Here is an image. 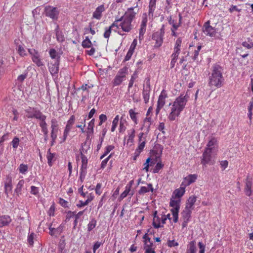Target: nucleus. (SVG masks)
<instances>
[{
    "mask_svg": "<svg viewBox=\"0 0 253 253\" xmlns=\"http://www.w3.org/2000/svg\"><path fill=\"white\" fill-rule=\"evenodd\" d=\"M188 98L189 96L187 94L185 95L182 94L175 99L172 104L171 111L168 116L169 120L174 121L179 116L180 113L185 108Z\"/></svg>",
    "mask_w": 253,
    "mask_h": 253,
    "instance_id": "nucleus-1",
    "label": "nucleus"
},
{
    "mask_svg": "<svg viewBox=\"0 0 253 253\" xmlns=\"http://www.w3.org/2000/svg\"><path fill=\"white\" fill-rule=\"evenodd\" d=\"M137 6V4L135 7L127 8L125 14L121 17L123 18L120 23V28L123 31L128 33L133 28L132 22L138 12V11L137 12L134 11V9Z\"/></svg>",
    "mask_w": 253,
    "mask_h": 253,
    "instance_id": "nucleus-2",
    "label": "nucleus"
},
{
    "mask_svg": "<svg viewBox=\"0 0 253 253\" xmlns=\"http://www.w3.org/2000/svg\"><path fill=\"white\" fill-rule=\"evenodd\" d=\"M223 69L219 65L212 66L211 74L209 77V84L210 86L220 87L223 84L224 78L222 75Z\"/></svg>",
    "mask_w": 253,
    "mask_h": 253,
    "instance_id": "nucleus-3",
    "label": "nucleus"
},
{
    "mask_svg": "<svg viewBox=\"0 0 253 253\" xmlns=\"http://www.w3.org/2000/svg\"><path fill=\"white\" fill-rule=\"evenodd\" d=\"M180 200H174L172 198L170 199L169 202L170 207L172 208L170 210V211L173 217V221L176 223L178 221V212L180 209Z\"/></svg>",
    "mask_w": 253,
    "mask_h": 253,
    "instance_id": "nucleus-4",
    "label": "nucleus"
},
{
    "mask_svg": "<svg viewBox=\"0 0 253 253\" xmlns=\"http://www.w3.org/2000/svg\"><path fill=\"white\" fill-rule=\"evenodd\" d=\"M127 71L128 68L126 67H123L118 71L113 82L114 86H118L122 84L126 79Z\"/></svg>",
    "mask_w": 253,
    "mask_h": 253,
    "instance_id": "nucleus-5",
    "label": "nucleus"
},
{
    "mask_svg": "<svg viewBox=\"0 0 253 253\" xmlns=\"http://www.w3.org/2000/svg\"><path fill=\"white\" fill-rule=\"evenodd\" d=\"M165 34V28L163 25L159 31L154 33L152 35V39L155 41L156 42L154 46L155 47H159L161 46L163 42V37Z\"/></svg>",
    "mask_w": 253,
    "mask_h": 253,
    "instance_id": "nucleus-6",
    "label": "nucleus"
},
{
    "mask_svg": "<svg viewBox=\"0 0 253 253\" xmlns=\"http://www.w3.org/2000/svg\"><path fill=\"white\" fill-rule=\"evenodd\" d=\"M44 13L46 16L50 17L53 20H57L59 11L57 7L47 5L44 8Z\"/></svg>",
    "mask_w": 253,
    "mask_h": 253,
    "instance_id": "nucleus-7",
    "label": "nucleus"
},
{
    "mask_svg": "<svg viewBox=\"0 0 253 253\" xmlns=\"http://www.w3.org/2000/svg\"><path fill=\"white\" fill-rule=\"evenodd\" d=\"M25 116L29 119H38L42 113L35 108L28 107L25 110Z\"/></svg>",
    "mask_w": 253,
    "mask_h": 253,
    "instance_id": "nucleus-8",
    "label": "nucleus"
},
{
    "mask_svg": "<svg viewBox=\"0 0 253 253\" xmlns=\"http://www.w3.org/2000/svg\"><path fill=\"white\" fill-rule=\"evenodd\" d=\"M211 148H206L203 154V159L201 162V164L203 165H206V164L212 165L214 164L213 161L211 160Z\"/></svg>",
    "mask_w": 253,
    "mask_h": 253,
    "instance_id": "nucleus-9",
    "label": "nucleus"
},
{
    "mask_svg": "<svg viewBox=\"0 0 253 253\" xmlns=\"http://www.w3.org/2000/svg\"><path fill=\"white\" fill-rule=\"evenodd\" d=\"M210 21H208L204 24L203 28V32L207 36L213 37L215 35V30L210 25Z\"/></svg>",
    "mask_w": 253,
    "mask_h": 253,
    "instance_id": "nucleus-10",
    "label": "nucleus"
},
{
    "mask_svg": "<svg viewBox=\"0 0 253 253\" xmlns=\"http://www.w3.org/2000/svg\"><path fill=\"white\" fill-rule=\"evenodd\" d=\"M197 178L196 174H189L187 176L184 178V180L182 182L181 186L184 187L190 185L191 183L194 182Z\"/></svg>",
    "mask_w": 253,
    "mask_h": 253,
    "instance_id": "nucleus-11",
    "label": "nucleus"
},
{
    "mask_svg": "<svg viewBox=\"0 0 253 253\" xmlns=\"http://www.w3.org/2000/svg\"><path fill=\"white\" fill-rule=\"evenodd\" d=\"M143 239H145L144 241V250H145V253H149V249L150 248H152L153 246V243L151 241V239L147 237V234H145L143 236Z\"/></svg>",
    "mask_w": 253,
    "mask_h": 253,
    "instance_id": "nucleus-12",
    "label": "nucleus"
},
{
    "mask_svg": "<svg viewBox=\"0 0 253 253\" xmlns=\"http://www.w3.org/2000/svg\"><path fill=\"white\" fill-rule=\"evenodd\" d=\"M252 186V181L251 178L248 176L246 179V186L245 188V192L246 195L250 196L252 191L251 190Z\"/></svg>",
    "mask_w": 253,
    "mask_h": 253,
    "instance_id": "nucleus-13",
    "label": "nucleus"
},
{
    "mask_svg": "<svg viewBox=\"0 0 253 253\" xmlns=\"http://www.w3.org/2000/svg\"><path fill=\"white\" fill-rule=\"evenodd\" d=\"M63 228L64 226L62 225H60L56 228H52L50 226L49 228V234L51 236H58L63 232Z\"/></svg>",
    "mask_w": 253,
    "mask_h": 253,
    "instance_id": "nucleus-14",
    "label": "nucleus"
},
{
    "mask_svg": "<svg viewBox=\"0 0 253 253\" xmlns=\"http://www.w3.org/2000/svg\"><path fill=\"white\" fill-rule=\"evenodd\" d=\"M168 97L166 91L163 89L159 96L157 105L160 107H164L165 104V99Z\"/></svg>",
    "mask_w": 253,
    "mask_h": 253,
    "instance_id": "nucleus-15",
    "label": "nucleus"
},
{
    "mask_svg": "<svg viewBox=\"0 0 253 253\" xmlns=\"http://www.w3.org/2000/svg\"><path fill=\"white\" fill-rule=\"evenodd\" d=\"M11 221L9 215H4L0 216V223L1 227L8 225Z\"/></svg>",
    "mask_w": 253,
    "mask_h": 253,
    "instance_id": "nucleus-16",
    "label": "nucleus"
},
{
    "mask_svg": "<svg viewBox=\"0 0 253 253\" xmlns=\"http://www.w3.org/2000/svg\"><path fill=\"white\" fill-rule=\"evenodd\" d=\"M105 10L103 5L97 7L93 13V17L97 19H100L101 17L102 12Z\"/></svg>",
    "mask_w": 253,
    "mask_h": 253,
    "instance_id": "nucleus-17",
    "label": "nucleus"
},
{
    "mask_svg": "<svg viewBox=\"0 0 253 253\" xmlns=\"http://www.w3.org/2000/svg\"><path fill=\"white\" fill-rule=\"evenodd\" d=\"M185 187L183 186V187H180V188L179 189H176L175 190L173 193V195H174V197L172 196V198H180L181 197L185 192Z\"/></svg>",
    "mask_w": 253,
    "mask_h": 253,
    "instance_id": "nucleus-18",
    "label": "nucleus"
},
{
    "mask_svg": "<svg viewBox=\"0 0 253 253\" xmlns=\"http://www.w3.org/2000/svg\"><path fill=\"white\" fill-rule=\"evenodd\" d=\"M148 187L142 186L140 188L138 191V193L140 195H143L146 193L149 192L150 191L153 192L154 191V188L151 183L147 184Z\"/></svg>",
    "mask_w": 253,
    "mask_h": 253,
    "instance_id": "nucleus-19",
    "label": "nucleus"
},
{
    "mask_svg": "<svg viewBox=\"0 0 253 253\" xmlns=\"http://www.w3.org/2000/svg\"><path fill=\"white\" fill-rule=\"evenodd\" d=\"M196 198L197 197L194 196L190 197L187 200L185 208L190 210L193 209V205L196 201Z\"/></svg>",
    "mask_w": 253,
    "mask_h": 253,
    "instance_id": "nucleus-20",
    "label": "nucleus"
},
{
    "mask_svg": "<svg viewBox=\"0 0 253 253\" xmlns=\"http://www.w3.org/2000/svg\"><path fill=\"white\" fill-rule=\"evenodd\" d=\"M32 59L33 61L38 66L41 67L43 66V64L40 58V55L38 53H36L32 57Z\"/></svg>",
    "mask_w": 253,
    "mask_h": 253,
    "instance_id": "nucleus-21",
    "label": "nucleus"
},
{
    "mask_svg": "<svg viewBox=\"0 0 253 253\" xmlns=\"http://www.w3.org/2000/svg\"><path fill=\"white\" fill-rule=\"evenodd\" d=\"M59 65L51 64L48 63L49 70L52 75L58 74L59 68Z\"/></svg>",
    "mask_w": 253,
    "mask_h": 253,
    "instance_id": "nucleus-22",
    "label": "nucleus"
},
{
    "mask_svg": "<svg viewBox=\"0 0 253 253\" xmlns=\"http://www.w3.org/2000/svg\"><path fill=\"white\" fill-rule=\"evenodd\" d=\"M191 214V210L185 208L182 212V215L185 224L188 221Z\"/></svg>",
    "mask_w": 253,
    "mask_h": 253,
    "instance_id": "nucleus-23",
    "label": "nucleus"
},
{
    "mask_svg": "<svg viewBox=\"0 0 253 253\" xmlns=\"http://www.w3.org/2000/svg\"><path fill=\"white\" fill-rule=\"evenodd\" d=\"M55 33L57 41H58L59 42H63V41H64V36L62 31L59 30L58 26H57L55 29Z\"/></svg>",
    "mask_w": 253,
    "mask_h": 253,
    "instance_id": "nucleus-24",
    "label": "nucleus"
},
{
    "mask_svg": "<svg viewBox=\"0 0 253 253\" xmlns=\"http://www.w3.org/2000/svg\"><path fill=\"white\" fill-rule=\"evenodd\" d=\"M151 91V89H143L142 95L143 98L144 99V102L147 104L149 102V97H150V92Z\"/></svg>",
    "mask_w": 253,
    "mask_h": 253,
    "instance_id": "nucleus-25",
    "label": "nucleus"
},
{
    "mask_svg": "<svg viewBox=\"0 0 253 253\" xmlns=\"http://www.w3.org/2000/svg\"><path fill=\"white\" fill-rule=\"evenodd\" d=\"M49 54L51 59L60 60V55L55 49H50L49 51Z\"/></svg>",
    "mask_w": 253,
    "mask_h": 253,
    "instance_id": "nucleus-26",
    "label": "nucleus"
},
{
    "mask_svg": "<svg viewBox=\"0 0 253 253\" xmlns=\"http://www.w3.org/2000/svg\"><path fill=\"white\" fill-rule=\"evenodd\" d=\"M187 251L191 253H196V242L195 241H192L189 243Z\"/></svg>",
    "mask_w": 253,
    "mask_h": 253,
    "instance_id": "nucleus-27",
    "label": "nucleus"
},
{
    "mask_svg": "<svg viewBox=\"0 0 253 253\" xmlns=\"http://www.w3.org/2000/svg\"><path fill=\"white\" fill-rule=\"evenodd\" d=\"M89 149V146L86 145V142H85L82 144L81 148L80 149V153L81 156H82V155H85V154H87V151Z\"/></svg>",
    "mask_w": 253,
    "mask_h": 253,
    "instance_id": "nucleus-28",
    "label": "nucleus"
},
{
    "mask_svg": "<svg viewBox=\"0 0 253 253\" xmlns=\"http://www.w3.org/2000/svg\"><path fill=\"white\" fill-rule=\"evenodd\" d=\"M82 167L81 170H85L87 167V158L85 155H82L81 156Z\"/></svg>",
    "mask_w": 253,
    "mask_h": 253,
    "instance_id": "nucleus-29",
    "label": "nucleus"
},
{
    "mask_svg": "<svg viewBox=\"0 0 253 253\" xmlns=\"http://www.w3.org/2000/svg\"><path fill=\"white\" fill-rule=\"evenodd\" d=\"M55 156V154L51 153L50 152V149H49L47 151V163L49 166H51L52 165V161Z\"/></svg>",
    "mask_w": 253,
    "mask_h": 253,
    "instance_id": "nucleus-30",
    "label": "nucleus"
},
{
    "mask_svg": "<svg viewBox=\"0 0 253 253\" xmlns=\"http://www.w3.org/2000/svg\"><path fill=\"white\" fill-rule=\"evenodd\" d=\"M92 43L88 37L85 38V39L84 40L82 43V45L84 48H89L91 46Z\"/></svg>",
    "mask_w": 253,
    "mask_h": 253,
    "instance_id": "nucleus-31",
    "label": "nucleus"
},
{
    "mask_svg": "<svg viewBox=\"0 0 253 253\" xmlns=\"http://www.w3.org/2000/svg\"><path fill=\"white\" fill-rule=\"evenodd\" d=\"M129 114L130 115V117L131 120L134 122L135 124H138L137 119L136 117V115L138 114L137 113H135L133 109H130L129 110Z\"/></svg>",
    "mask_w": 253,
    "mask_h": 253,
    "instance_id": "nucleus-32",
    "label": "nucleus"
},
{
    "mask_svg": "<svg viewBox=\"0 0 253 253\" xmlns=\"http://www.w3.org/2000/svg\"><path fill=\"white\" fill-rule=\"evenodd\" d=\"M46 118V117L45 115L42 114L37 119L41 121L40 126L41 127L47 126V124L45 121Z\"/></svg>",
    "mask_w": 253,
    "mask_h": 253,
    "instance_id": "nucleus-33",
    "label": "nucleus"
},
{
    "mask_svg": "<svg viewBox=\"0 0 253 253\" xmlns=\"http://www.w3.org/2000/svg\"><path fill=\"white\" fill-rule=\"evenodd\" d=\"M182 41L180 38H178L175 42V46L174 48V51L178 53L180 52V47Z\"/></svg>",
    "mask_w": 253,
    "mask_h": 253,
    "instance_id": "nucleus-34",
    "label": "nucleus"
},
{
    "mask_svg": "<svg viewBox=\"0 0 253 253\" xmlns=\"http://www.w3.org/2000/svg\"><path fill=\"white\" fill-rule=\"evenodd\" d=\"M24 184V181L23 180H21L19 181L18 184H17L16 188L15 189V192L16 193L17 195H18L21 190L22 187L23 186Z\"/></svg>",
    "mask_w": 253,
    "mask_h": 253,
    "instance_id": "nucleus-35",
    "label": "nucleus"
},
{
    "mask_svg": "<svg viewBox=\"0 0 253 253\" xmlns=\"http://www.w3.org/2000/svg\"><path fill=\"white\" fill-rule=\"evenodd\" d=\"M156 218L157 219H159V217L158 216H157V211H155L154 213V218H153V225L155 228H159L162 226H161L159 223H156Z\"/></svg>",
    "mask_w": 253,
    "mask_h": 253,
    "instance_id": "nucleus-36",
    "label": "nucleus"
},
{
    "mask_svg": "<svg viewBox=\"0 0 253 253\" xmlns=\"http://www.w3.org/2000/svg\"><path fill=\"white\" fill-rule=\"evenodd\" d=\"M96 220L95 219H92L87 225L88 231H91L96 226Z\"/></svg>",
    "mask_w": 253,
    "mask_h": 253,
    "instance_id": "nucleus-37",
    "label": "nucleus"
},
{
    "mask_svg": "<svg viewBox=\"0 0 253 253\" xmlns=\"http://www.w3.org/2000/svg\"><path fill=\"white\" fill-rule=\"evenodd\" d=\"M28 167L27 165L22 164L19 167V171L20 173L25 174L28 171Z\"/></svg>",
    "mask_w": 253,
    "mask_h": 253,
    "instance_id": "nucleus-38",
    "label": "nucleus"
},
{
    "mask_svg": "<svg viewBox=\"0 0 253 253\" xmlns=\"http://www.w3.org/2000/svg\"><path fill=\"white\" fill-rule=\"evenodd\" d=\"M130 186H126V189L121 194L120 196V200H122L125 197L127 196V195L128 194L129 192H130Z\"/></svg>",
    "mask_w": 253,
    "mask_h": 253,
    "instance_id": "nucleus-39",
    "label": "nucleus"
},
{
    "mask_svg": "<svg viewBox=\"0 0 253 253\" xmlns=\"http://www.w3.org/2000/svg\"><path fill=\"white\" fill-rule=\"evenodd\" d=\"M181 20H182V16H181L180 14H179V22L178 23H176L175 22L174 23V24H173V25H172V28H171V29L172 33H174V31L176 30L177 29V28L179 27V26L181 24Z\"/></svg>",
    "mask_w": 253,
    "mask_h": 253,
    "instance_id": "nucleus-40",
    "label": "nucleus"
},
{
    "mask_svg": "<svg viewBox=\"0 0 253 253\" xmlns=\"http://www.w3.org/2000/svg\"><path fill=\"white\" fill-rule=\"evenodd\" d=\"M123 18H120L118 19L115 20V21L111 24L110 27L111 29H112L114 27H116L117 29L120 28V23Z\"/></svg>",
    "mask_w": 253,
    "mask_h": 253,
    "instance_id": "nucleus-41",
    "label": "nucleus"
},
{
    "mask_svg": "<svg viewBox=\"0 0 253 253\" xmlns=\"http://www.w3.org/2000/svg\"><path fill=\"white\" fill-rule=\"evenodd\" d=\"M5 193L8 195V194L12 190V184L10 180L8 182L5 184Z\"/></svg>",
    "mask_w": 253,
    "mask_h": 253,
    "instance_id": "nucleus-42",
    "label": "nucleus"
},
{
    "mask_svg": "<svg viewBox=\"0 0 253 253\" xmlns=\"http://www.w3.org/2000/svg\"><path fill=\"white\" fill-rule=\"evenodd\" d=\"M17 52L19 53V54L21 56H24L25 55H26L27 54L26 50H25L23 46L21 45H19L18 46Z\"/></svg>",
    "mask_w": 253,
    "mask_h": 253,
    "instance_id": "nucleus-43",
    "label": "nucleus"
},
{
    "mask_svg": "<svg viewBox=\"0 0 253 253\" xmlns=\"http://www.w3.org/2000/svg\"><path fill=\"white\" fill-rule=\"evenodd\" d=\"M164 167V165L161 162H158L155 167L153 169V173H158L159 170L161 169Z\"/></svg>",
    "mask_w": 253,
    "mask_h": 253,
    "instance_id": "nucleus-44",
    "label": "nucleus"
},
{
    "mask_svg": "<svg viewBox=\"0 0 253 253\" xmlns=\"http://www.w3.org/2000/svg\"><path fill=\"white\" fill-rule=\"evenodd\" d=\"M59 251L60 253H66V250L65 249V243L64 241L60 243L59 245Z\"/></svg>",
    "mask_w": 253,
    "mask_h": 253,
    "instance_id": "nucleus-45",
    "label": "nucleus"
},
{
    "mask_svg": "<svg viewBox=\"0 0 253 253\" xmlns=\"http://www.w3.org/2000/svg\"><path fill=\"white\" fill-rule=\"evenodd\" d=\"M19 139L17 137H14L11 141V144L13 148L16 149L18 147L19 144Z\"/></svg>",
    "mask_w": 253,
    "mask_h": 253,
    "instance_id": "nucleus-46",
    "label": "nucleus"
},
{
    "mask_svg": "<svg viewBox=\"0 0 253 253\" xmlns=\"http://www.w3.org/2000/svg\"><path fill=\"white\" fill-rule=\"evenodd\" d=\"M75 121V117L74 115H72L70 119L68 121L66 126L71 129L72 125L74 124Z\"/></svg>",
    "mask_w": 253,
    "mask_h": 253,
    "instance_id": "nucleus-47",
    "label": "nucleus"
},
{
    "mask_svg": "<svg viewBox=\"0 0 253 253\" xmlns=\"http://www.w3.org/2000/svg\"><path fill=\"white\" fill-rule=\"evenodd\" d=\"M217 142V140L216 138H212L211 140L209 141L207 144V148H211V150L212 149V147L214 146V145L216 144Z\"/></svg>",
    "mask_w": 253,
    "mask_h": 253,
    "instance_id": "nucleus-48",
    "label": "nucleus"
},
{
    "mask_svg": "<svg viewBox=\"0 0 253 253\" xmlns=\"http://www.w3.org/2000/svg\"><path fill=\"white\" fill-rule=\"evenodd\" d=\"M151 125V123L148 122H144V124L143 126L141 127V130H145L146 132H148L150 130V126Z\"/></svg>",
    "mask_w": 253,
    "mask_h": 253,
    "instance_id": "nucleus-49",
    "label": "nucleus"
},
{
    "mask_svg": "<svg viewBox=\"0 0 253 253\" xmlns=\"http://www.w3.org/2000/svg\"><path fill=\"white\" fill-rule=\"evenodd\" d=\"M95 120L94 119H92L88 123L87 129L89 132L92 133L93 131V127L94 125Z\"/></svg>",
    "mask_w": 253,
    "mask_h": 253,
    "instance_id": "nucleus-50",
    "label": "nucleus"
},
{
    "mask_svg": "<svg viewBox=\"0 0 253 253\" xmlns=\"http://www.w3.org/2000/svg\"><path fill=\"white\" fill-rule=\"evenodd\" d=\"M92 200V199H87L85 201L83 202L82 201H80V204H77V207L78 208H81L84 206H85L86 205H87L88 203Z\"/></svg>",
    "mask_w": 253,
    "mask_h": 253,
    "instance_id": "nucleus-51",
    "label": "nucleus"
},
{
    "mask_svg": "<svg viewBox=\"0 0 253 253\" xmlns=\"http://www.w3.org/2000/svg\"><path fill=\"white\" fill-rule=\"evenodd\" d=\"M145 145V141H143V142L140 143L139 144V145H138L137 148L135 150L136 153H137V152L141 153V151L144 149Z\"/></svg>",
    "mask_w": 253,
    "mask_h": 253,
    "instance_id": "nucleus-52",
    "label": "nucleus"
},
{
    "mask_svg": "<svg viewBox=\"0 0 253 253\" xmlns=\"http://www.w3.org/2000/svg\"><path fill=\"white\" fill-rule=\"evenodd\" d=\"M36 235L34 233H31L28 237V242L30 245L32 246L34 244V238Z\"/></svg>",
    "mask_w": 253,
    "mask_h": 253,
    "instance_id": "nucleus-53",
    "label": "nucleus"
},
{
    "mask_svg": "<svg viewBox=\"0 0 253 253\" xmlns=\"http://www.w3.org/2000/svg\"><path fill=\"white\" fill-rule=\"evenodd\" d=\"M111 29H112L110 27L106 28L105 31L103 34V36L105 38L108 39L109 38L111 33Z\"/></svg>",
    "mask_w": 253,
    "mask_h": 253,
    "instance_id": "nucleus-54",
    "label": "nucleus"
},
{
    "mask_svg": "<svg viewBox=\"0 0 253 253\" xmlns=\"http://www.w3.org/2000/svg\"><path fill=\"white\" fill-rule=\"evenodd\" d=\"M111 156H112V154H110L107 158H106V159H105L104 160H103L102 161L101 164V169H104L106 167L107 162H108L109 160L110 159Z\"/></svg>",
    "mask_w": 253,
    "mask_h": 253,
    "instance_id": "nucleus-55",
    "label": "nucleus"
},
{
    "mask_svg": "<svg viewBox=\"0 0 253 253\" xmlns=\"http://www.w3.org/2000/svg\"><path fill=\"white\" fill-rule=\"evenodd\" d=\"M150 161H151V158H148L146 160V162L144 164V165L145 167L143 168V169L145 170L146 172H148L149 171Z\"/></svg>",
    "mask_w": 253,
    "mask_h": 253,
    "instance_id": "nucleus-56",
    "label": "nucleus"
},
{
    "mask_svg": "<svg viewBox=\"0 0 253 253\" xmlns=\"http://www.w3.org/2000/svg\"><path fill=\"white\" fill-rule=\"evenodd\" d=\"M242 45L248 49L251 48L253 46V42H244L242 43Z\"/></svg>",
    "mask_w": 253,
    "mask_h": 253,
    "instance_id": "nucleus-57",
    "label": "nucleus"
},
{
    "mask_svg": "<svg viewBox=\"0 0 253 253\" xmlns=\"http://www.w3.org/2000/svg\"><path fill=\"white\" fill-rule=\"evenodd\" d=\"M59 204L63 207L64 208H67L68 207V202L64 200L63 199L60 198H59Z\"/></svg>",
    "mask_w": 253,
    "mask_h": 253,
    "instance_id": "nucleus-58",
    "label": "nucleus"
},
{
    "mask_svg": "<svg viewBox=\"0 0 253 253\" xmlns=\"http://www.w3.org/2000/svg\"><path fill=\"white\" fill-rule=\"evenodd\" d=\"M133 52L134 51H132L131 49H129V50L125 58V61L129 60L130 59L132 55L133 54Z\"/></svg>",
    "mask_w": 253,
    "mask_h": 253,
    "instance_id": "nucleus-59",
    "label": "nucleus"
},
{
    "mask_svg": "<svg viewBox=\"0 0 253 253\" xmlns=\"http://www.w3.org/2000/svg\"><path fill=\"white\" fill-rule=\"evenodd\" d=\"M135 75L136 73H134L133 75L131 76L130 80L129 81V83L128 84V88H130L132 86L134 81L136 78Z\"/></svg>",
    "mask_w": 253,
    "mask_h": 253,
    "instance_id": "nucleus-60",
    "label": "nucleus"
},
{
    "mask_svg": "<svg viewBox=\"0 0 253 253\" xmlns=\"http://www.w3.org/2000/svg\"><path fill=\"white\" fill-rule=\"evenodd\" d=\"M178 245V243L174 241V240H169L168 241V246L169 247H172L174 246H177Z\"/></svg>",
    "mask_w": 253,
    "mask_h": 253,
    "instance_id": "nucleus-61",
    "label": "nucleus"
},
{
    "mask_svg": "<svg viewBox=\"0 0 253 253\" xmlns=\"http://www.w3.org/2000/svg\"><path fill=\"white\" fill-rule=\"evenodd\" d=\"M198 246L200 249L199 253H204L205 251V246L202 242H199Z\"/></svg>",
    "mask_w": 253,
    "mask_h": 253,
    "instance_id": "nucleus-62",
    "label": "nucleus"
},
{
    "mask_svg": "<svg viewBox=\"0 0 253 253\" xmlns=\"http://www.w3.org/2000/svg\"><path fill=\"white\" fill-rule=\"evenodd\" d=\"M125 130H126V126H125L124 123L121 120L120 122L119 131H120V132H123Z\"/></svg>",
    "mask_w": 253,
    "mask_h": 253,
    "instance_id": "nucleus-63",
    "label": "nucleus"
},
{
    "mask_svg": "<svg viewBox=\"0 0 253 253\" xmlns=\"http://www.w3.org/2000/svg\"><path fill=\"white\" fill-rule=\"evenodd\" d=\"M102 244L101 242H99L98 241L95 243L93 246V253H95L96 250L98 249Z\"/></svg>",
    "mask_w": 253,
    "mask_h": 253,
    "instance_id": "nucleus-64",
    "label": "nucleus"
}]
</instances>
